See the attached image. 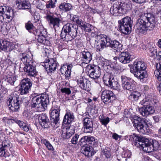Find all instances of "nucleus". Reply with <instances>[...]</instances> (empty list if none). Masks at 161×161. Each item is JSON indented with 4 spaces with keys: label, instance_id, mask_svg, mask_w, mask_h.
<instances>
[{
    "label": "nucleus",
    "instance_id": "nucleus-15",
    "mask_svg": "<svg viewBox=\"0 0 161 161\" xmlns=\"http://www.w3.org/2000/svg\"><path fill=\"white\" fill-rule=\"evenodd\" d=\"M42 65L46 69L47 73H51L55 70L57 67L56 61L52 58L49 59L45 61Z\"/></svg>",
    "mask_w": 161,
    "mask_h": 161
},
{
    "label": "nucleus",
    "instance_id": "nucleus-22",
    "mask_svg": "<svg viewBox=\"0 0 161 161\" xmlns=\"http://www.w3.org/2000/svg\"><path fill=\"white\" fill-rule=\"evenodd\" d=\"M75 133V129L72 126L64 127L61 132L62 137L64 139H68Z\"/></svg>",
    "mask_w": 161,
    "mask_h": 161
},
{
    "label": "nucleus",
    "instance_id": "nucleus-45",
    "mask_svg": "<svg viewBox=\"0 0 161 161\" xmlns=\"http://www.w3.org/2000/svg\"><path fill=\"white\" fill-rule=\"evenodd\" d=\"M131 155V152L128 150H124L122 153V157L126 158H130ZM125 160H127V159H125Z\"/></svg>",
    "mask_w": 161,
    "mask_h": 161
},
{
    "label": "nucleus",
    "instance_id": "nucleus-57",
    "mask_svg": "<svg viewBox=\"0 0 161 161\" xmlns=\"http://www.w3.org/2000/svg\"><path fill=\"white\" fill-rule=\"evenodd\" d=\"M13 120L14 121L15 123L19 125V127L23 126V125H24L25 123V122L21 120H18L17 118H15Z\"/></svg>",
    "mask_w": 161,
    "mask_h": 161
},
{
    "label": "nucleus",
    "instance_id": "nucleus-41",
    "mask_svg": "<svg viewBox=\"0 0 161 161\" xmlns=\"http://www.w3.org/2000/svg\"><path fill=\"white\" fill-rule=\"evenodd\" d=\"M17 80V77L14 75H8L7 76L6 79H5V80H7V82L11 85H14V82Z\"/></svg>",
    "mask_w": 161,
    "mask_h": 161
},
{
    "label": "nucleus",
    "instance_id": "nucleus-42",
    "mask_svg": "<svg viewBox=\"0 0 161 161\" xmlns=\"http://www.w3.org/2000/svg\"><path fill=\"white\" fill-rule=\"evenodd\" d=\"M80 25L82 28L87 32L91 31L93 28L92 26L90 24L86 22H82Z\"/></svg>",
    "mask_w": 161,
    "mask_h": 161
},
{
    "label": "nucleus",
    "instance_id": "nucleus-14",
    "mask_svg": "<svg viewBox=\"0 0 161 161\" xmlns=\"http://www.w3.org/2000/svg\"><path fill=\"white\" fill-rule=\"evenodd\" d=\"M10 142L9 141L4 140L0 145V156L5 158L9 156L8 150H10Z\"/></svg>",
    "mask_w": 161,
    "mask_h": 161
},
{
    "label": "nucleus",
    "instance_id": "nucleus-7",
    "mask_svg": "<svg viewBox=\"0 0 161 161\" xmlns=\"http://www.w3.org/2000/svg\"><path fill=\"white\" fill-rule=\"evenodd\" d=\"M20 102L19 97L14 94H11L7 101V104L9 109L12 111H17L19 108Z\"/></svg>",
    "mask_w": 161,
    "mask_h": 161
},
{
    "label": "nucleus",
    "instance_id": "nucleus-53",
    "mask_svg": "<svg viewBox=\"0 0 161 161\" xmlns=\"http://www.w3.org/2000/svg\"><path fill=\"white\" fill-rule=\"evenodd\" d=\"M60 91L62 93H65L68 95L70 94L71 92L70 89L68 88H61Z\"/></svg>",
    "mask_w": 161,
    "mask_h": 161
},
{
    "label": "nucleus",
    "instance_id": "nucleus-52",
    "mask_svg": "<svg viewBox=\"0 0 161 161\" xmlns=\"http://www.w3.org/2000/svg\"><path fill=\"white\" fill-rule=\"evenodd\" d=\"M140 103L142 105H143V107H146L150 104V102L149 101V100L147 98L144 99L140 102Z\"/></svg>",
    "mask_w": 161,
    "mask_h": 161
},
{
    "label": "nucleus",
    "instance_id": "nucleus-9",
    "mask_svg": "<svg viewBox=\"0 0 161 161\" xmlns=\"http://www.w3.org/2000/svg\"><path fill=\"white\" fill-rule=\"evenodd\" d=\"M32 85L31 80L28 78L22 79L20 83L19 91L21 95H25L29 92Z\"/></svg>",
    "mask_w": 161,
    "mask_h": 161
},
{
    "label": "nucleus",
    "instance_id": "nucleus-30",
    "mask_svg": "<svg viewBox=\"0 0 161 161\" xmlns=\"http://www.w3.org/2000/svg\"><path fill=\"white\" fill-rule=\"evenodd\" d=\"M16 2L17 7L20 9H29L31 8L30 3L26 0H17Z\"/></svg>",
    "mask_w": 161,
    "mask_h": 161
},
{
    "label": "nucleus",
    "instance_id": "nucleus-19",
    "mask_svg": "<svg viewBox=\"0 0 161 161\" xmlns=\"http://www.w3.org/2000/svg\"><path fill=\"white\" fill-rule=\"evenodd\" d=\"M46 19L49 25L52 26L54 29L58 28L59 27L61 20L58 17L53 16L49 14H47Z\"/></svg>",
    "mask_w": 161,
    "mask_h": 161
},
{
    "label": "nucleus",
    "instance_id": "nucleus-40",
    "mask_svg": "<svg viewBox=\"0 0 161 161\" xmlns=\"http://www.w3.org/2000/svg\"><path fill=\"white\" fill-rule=\"evenodd\" d=\"M72 8L71 5L69 3H64L61 4L59 6V8L63 10H64L65 11H68L70 10Z\"/></svg>",
    "mask_w": 161,
    "mask_h": 161
},
{
    "label": "nucleus",
    "instance_id": "nucleus-56",
    "mask_svg": "<svg viewBox=\"0 0 161 161\" xmlns=\"http://www.w3.org/2000/svg\"><path fill=\"white\" fill-rule=\"evenodd\" d=\"M103 154L106 158H109L111 156V153L109 150L107 149H103L102 151Z\"/></svg>",
    "mask_w": 161,
    "mask_h": 161
},
{
    "label": "nucleus",
    "instance_id": "nucleus-29",
    "mask_svg": "<svg viewBox=\"0 0 161 161\" xmlns=\"http://www.w3.org/2000/svg\"><path fill=\"white\" fill-rule=\"evenodd\" d=\"M118 59L123 64L128 63L130 61V55L128 52H122L119 55Z\"/></svg>",
    "mask_w": 161,
    "mask_h": 161
},
{
    "label": "nucleus",
    "instance_id": "nucleus-12",
    "mask_svg": "<svg viewBox=\"0 0 161 161\" xmlns=\"http://www.w3.org/2000/svg\"><path fill=\"white\" fill-rule=\"evenodd\" d=\"M87 68L89 69L88 73L91 78L96 79L100 77L101 75V69L98 66L88 65Z\"/></svg>",
    "mask_w": 161,
    "mask_h": 161
},
{
    "label": "nucleus",
    "instance_id": "nucleus-24",
    "mask_svg": "<svg viewBox=\"0 0 161 161\" xmlns=\"http://www.w3.org/2000/svg\"><path fill=\"white\" fill-rule=\"evenodd\" d=\"M38 121L41 126L44 128H47L48 126L49 120L46 114L40 115L38 116L37 119H36V122Z\"/></svg>",
    "mask_w": 161,
    "mask_h": 161
},
{
    "label": "nucleus",
    "instance_id": "nucleus-18",
    "mask_svg": "<svg viewBox=\"0 0 161 161\" xmlns=\"http://www.w3.org/2000/svg\"><path fill=\"white\" fill-rule=\"evenodd\" d=\"M125 5L121 2L115 3L110 9V13L111 14L114 16H118L121 13V10L124 9L123 5Z\"/></svg>",
    "mask_w": 161,
    "mask_h": 161
},
{
    "label": "nucleus",
    "instance_id": "nucleus-10",
    "mask_svg": "<svg viewBox=\"0 0 161 161\" xmlns=\"http://www.w3.org/2000/svg\"><path fill=\"white\" fill-rule=\"evenodd\" d=\"M33 34L35 35L38 36L37 41L42 44L49 46L50 45V42L46 39V36L47 35L46 30L42 28L40 30H37L33 32Z\"/></svg>",
    "mask_w": 161,
    "mask_h": 161
},
{
    "label": "nucleus",
    "instance_id": "nucleus-6",
    "mask_svg": "<svg viewBox=\"0 0 161 161\" xmlns=\"http://www.w3.org/2000/svg\"><path fill=\"white\" fill-rule=\"evenodd\" d=\"M14 17V11L10 8L5 6H0V21H11Z\"/></svg>",
    "mask_w": 161,
    "mask_h": 161
},
{
    "label": "nucleus",
    "instance_id": "nucleus-25",
    "mask_svg": "<svg viewBox=\"0 0 161 161\" xmlns=\"http://www.w3.org/2000/svg\"><path fill=\"white\" fill-rule=\"evenodd\" d=\"M140 114L143 116H147L154 113L155 110L152 106L149 105L145 107L141 108L139 109Z\"/></svg>",
    "mask_w": 161,
    "mask_h": 161
},
{
    "label": "nucleus",
    "instance_id": "nucleus-62",
    "mask_svg": "<svg viewBox=\"0 0 161 161\" xmlns=\"http://www.w3.org/2000/svg\"><path fill=\"white\" fill-rule=\"evenodd\" d=\"M159 117L158 116H155L153 117V119L156 122H158L159 120Z\"/></svg>",
    "mask_w": 161,
    "mask_h": 161
},
{
    "label": "nucleus",
    "instance_id": "nucleus-26",
    "mask_svg": "<svg viewBox=\"0 0 161 161\" xmlns=\"http://www.w3.org/2000/svg\"><path fill=\"white\" fill-rule=\"evenodd\" d=\"M122 86L125 90H130L131 89V84L130 82L132 79L128 77L125 75H122L121 77Z\"/></svg>",
    "mask_w": 161,
    "mask_h": 161
},
{
    "label": "nucleus",
    "instance_id": "nucleus-49",
    "mask_svg": "<svg viewBox=\"0 0 161 161\" xmlns=\"http://www.w3.org/2000/svg\"><path fill=\"white\" fill-rule=\"evenodd\" d=\"M152 147L154 150H157L159 148L160 145L158 142L156 140H153Z\"/></svg>",
    "mask_w": 161,
    "mask_h": 161
},
{
    "label": "nucleus",
    "instance_id": "nucleus-46",
    "mask_svg": "<svg viewBox=\"0 0 161 161\" xmlns=\"http://www.w3.org/2000/svg\"><path fill=\"white\" fill-rule=\"evenodd\" d=\"M57 2V0H50L46 4L47 8H53L55 7V4Z\"/></svg>",
    "mask_w": 161,
    "mask_h": 161
},
{
    "label": "nucleus",
    "instance_id": "nucleus-60",
    "mask_svg": "<svg viewBox=\"0 0 161 161\" xmlns=\"http://www.w3.org/2000/svg\"><path fill=\"white\" fill-rule=\"evenodd\" d=\"M133 1L138 3H142L145 2L146 0H132Z\"/></svg>",
    "mask_w": 161,
    "mask_h": 161
},
{
    "label": "nucleus",
    "instance_id": "nucleus-44",
    "mask_svg": "<svg viewBox=\"0 0 161 161\" xmlns=\"http://www.w3.org/2000/svg\"><path fill=\"white\" fill-rule=\"evenodd\" d=\"M41 142L46 146L48 150L50 151H53V147L50 142L47 140L45 139L41 140Z\"/></svg>",
    "mask_w": 161,
    "mask_h": 161
},
{
    "label": "nucleus",
    "instance_id": "nucleus-3",
    "mask_svg": "<svg viewBox=\"0 0 161 161\" xmlns=\"http://www.w3.org/2000/svg\"><path fill=\"white\" fill-rule=\"evenodd\" d=\"M33 55L30 52L20 54L19 58L24 64V70L29 76L35 77L37 72L36 69V63L32 59Z\"/></svg>",
    "mask_w": 161,
    "mask_h": 161
},
{
    "label": "nucleus",
    "instance_id": "nucleus-38",
    "mask_svg": "<svg viewBox=\"0 0 161 161\" xmlns=\"http://www.w3.org/2000/svg\"><path fill=\"white\" fill-rule=\"evenodd\" d=\"M134 75L137 78L141 80L143 79L144 78H146L148 76L146 69H143L140 71L136 72L135 73Z\"/></svg>",
    "mask_w": 161,
    "mask_h": 161
},
{
    "label": "nucleus",
    "instance_id": "nucleus-64",
    "mask_svg": "<svg viewBox=\"0 0 161 161\" xmlns=\"http://www.w3.org/2000/svg\"><path fill=\"white\" fill-rule=\"evenodd\" d=\"M157 56L158 57L159 59H161V51L159 52L156 54Z\"/></svg>",
    "mask_w": 161,
    "mask_h": 161
},
{
    "label": "nucleus",
    "instance_id": "nucleus-20",
    "mask_svg": "<svg viewBox=\"0 0 161 161\" xmlns=\"http://www.w3.org/2000/svg\"><path fill=\"white\" fill-rule=\"evenodd\" d=\"M146 64L143 60L138 59L134 62L132 68L135 73L140 70L146 69Z\"/></svg>",
    "mask_w": 161,
    "mask_h": 161
},
{
    "label": "nucleus",
    "instance_id": "nucleus-2",
    "mask_svg": "<svg viewBox=\"0 0 161 161\" xmlns=\"http://www.w3.org/2000/svg\"><path fill=\"white\" fill-rule=\"evenodd\" d=\"M95 40V46L97 51H101L105 48L110 46L116 51L122 50V45L116 40H111L107 36L103 35H97Z\"/></svg>",
    "mask_w": 161,
    "mask_h": 161
},
{
    "label": "nucleus",
    "instance_id": "nucleus-63",
    "mask_svg": "<svg viewBox=\"0 0 161 161\" xmlns=\"http://www.w3.org/2000/svg\"><path fill=\"white\" fill-rule=\"evenodd\" d=\"M25 135V134H23V133L22 132H19L18 134V136L19 137H22V139H23V137H24V135Z\"/></svg>",
    "mask_w": 161,
    "mask_h": 161
},
{
    "label": "nucleus",
    "instance_id": "nucleus-1",
    "mask_svg": "<svg viewBox=\"0 0 161 161\" xmlns=\"http://www.w3.org/2000/svg\"><path fill=\"white\" fill-rule=\"evenodd\" d=\"M141 8H136L135 10L136 14L139 15L137 24V28L136 32L139 34L146 35L147 32L152 30L155 24V18L154 15L151 13H144L141 15Z\"/></svg>",
    "mask_w": 161,
    "mask_h": 161
},
{
    "label": "nucleus",
    "instance_id": "nucleus-47",
    "mask_svg": "<svg viewBox=\"0 0 161 161\" xmlns=\"http://www.w3.org/2000/svg\"><path fill=\"white\" fill-rule=\"evenodd\" d=\"M15 118H16L15 117H4L3 118V120L5 122L7 123L9 125H11L12 124L15 123L14 121L13 120Z\"/></svg>",
    "mask_w": 161,
    "mask_h": 161
},
{
    "label": "nucleus",
    "instance_id": "nucleus-32",
    "mask_svg": "<svg viewBox=\"0 0 161 161\" xmlns=\"http://www.w3.org/2000/svg\"><path fill=\"white\" fill-rule=\"evenodd\" d=\"M149 140L146 139L145 143H141V144L140 149H142L143 151L147 153H150L153 151V149L152 146V144L149 142Z\"/></svg>",
    "mask_w": 161,
    "mask_h": 161
},
{
    "label": "nucleus",
    "instance_id": "nucleus-55",
    "mask_svg": "<svg viewBox=\"0 0 161 161\" xmlns=\"http://www.w3.org/2000/svg\"><path fill=\"white\" fill-rule=\"evenodd\" d=\"M87 136H85L82 137L80 140L79 142L80 145H84L85 144H87Z\"/></svg>",
    "mask_w": 161,
    "mask_h": 161
},
{
    "label": "nucleus",
    "instance_id": "nucleus-61",
    "mask_svg": "<svg viewBox=\"0 0 161 161\" xmlns=\"http://www.w3.org/2000/svg\"><path fill=\"white\" fill-rule=\"evenodd\" d=\"M150 51L152 53L151 56H153V55H155V53H157V51L156 49H152L151 50H150Z\"/></svg>",
    "mask_w": 161,
    "mask_h": 161
},
{
    "label": "nucleus",
    "instance_id": "nucleus-58",
    "mask_svg": "<svg viewBox=\"0 0 161 161\" xmlns=\"http://www.w3.org/2000/svg\"><path fill=\"white\" fill-rule=\"evenodd\" d=\"M79 137V135L76 134H75L71 139V142L72 143L74 144H76L77 142V140Z\"/></svg>",
    "mask_w": 161,
    "mask_h": 161
},
{
    "label": "nucleus",
    "instance_id": "nucleus-13",
    "mask_svg": "<svg viewBox=\"0 0 161 161\" xmlns=\"http://www.w3.org/2000/svg\"><path fill=\"white\" fill-rule=\"evenodd\" d=\"M60 109L52 108L50 111V114L52 126L55 128L59 126V115Z\"/></svg>",
    "mask_w": 161,
    "mask_h": 161
},
{
    "label": "nucleus",
    "instance_id": "nucleus-37",
    "mask_svg": "<svg viewBox=\"0 0 161 161\" xmlns=\"http://www.w3.org/2000/svg\"><path fill=\"white\" fill-rule=\"evenodd\" d=\"M154 65L156 69L154 71V75L158 81H161V64L159 63H156Z\"/></svg>",
    "mask_w": 161,
    "mask_h": 161
},
{
    "label": "nucleus",
    "instance_id": "nucleus-50",
    "mask_svg": "<svg viewBox=\"0 0 161 161\" xmlns=\"http://www.w3.org/2000/svg\"><path fill=\"white\" fill-rule=\"evenodd\" d=\"M37 8L43 10L44 8L43 0H38L36 3Z\"/></svg>",
    "mask_w": 161,
    "mask_h": 161
},
{
    "label": "nucleus",
    "instance_id": "nucleus-16",
    "mask_svg": "<svg viewBox=\"0 0 161 161\" xmlns=\"http://www.w3.org/2000/svg\"><path fill=\"white\" fill-rule=\"evenodd\" d=\"M77 82L79 86L82 89L88 91L91 89V84L90 81L85 77L80 76L77 79Z\"/></svg>",
    "mask_w": 161,
    "mask_h": 161
},
{
    "label": "nucleus",
    "instance_id": "nucleus-59",
    "mask_svg": "<svg viewBox=\"0 0 161 161\" xmlns=\"http://www.w3.org/2000/svg\"><path fill=\"white\" fill-rule=\"evenodd\" d=\"M122 137L121 136H119L116 133H113L112 135V137L115 140H118L120 139Z\"/></svg>",
    "mask_w": 161,
    "mask_h": 161
},
{
    "label": "nucleus",
    "instance_id": "nucleus-35",
    "mask_svg": "<svg viewBox=\"0 0 161 161\" xmlns=\"http://www.w3.org/2000/svg\"><path fill=\"white\" fill-rule=\"evenodd\" d=\"M92 56L91 54L88 51H83L82 53L81 56V60L84 63H89L92 58Z\"/></svg>",
    "mask_w": 161,
    "mask_h": 161
},
{
    "label": "nucleus",
    "instance_id": "nucleus-34",
    "mask_svg": "<svg viewBox=\"0 0 161 161\" xmlns=\"http://www.w3.org/2000/svg\"><path fill=\"white\" fill-rule=\"evenodd\" d=\"M74 119L73 113L71 112L68 111L66 113L64 117L63 123L65 125L69 124L73 121Z\"/></svg>",
    "mask_w": 161,
    "mask_h": 161
},
{
    "label": "nucleus",
    "instance_id": "nucleus-33",
    "mask_svg": "<svg viewBox=\"0 0 161 161\" xmlns=\"http://www.w3.org/2000/svg\"><path fill=\"white\" fill-rule=\"evenodd\" d=\"M81 151L85 156L90 157L92 155L93 148L92 146L86 145L82 146Z\"/></svg>",
    "mask_w": 161,
    "mask_h": 161
},
{
    "label": "nucleus",
    "instance_id": "nucleus-31",
    "mask_svg": "<svg viewBox=\"0 0 161 161\" xmlns=\"http://www.w3.org/2000/svg\"><path fill=\"white\" fill-rule=\"evenodd\" d=\"M130 140H131L134 141H135L137 143V142H139L138 144L139 145V147L140 148L141 144V143H145L146 139L145 138L142 137L141 136L137 135L135 133L133 134L132 135L130 136Z\"/></svg>",
    "mask_w": 161,
    "mask_h": 161
},
{
    "label": "nucleus",
    "instance_id": "nucleus-39",
    "mask_svg": "<svg viewBox=\"0 0 161 161\" xmlns=\"http://www.w3.org/2000/svg\"><path fill=\"white\" fill-rule=\"evenodd\" d=\"M141 95L139 92L134 91L131 93L128 98L130 100L137 101L141 96Z\"/></svg>",
    "mask_w": 161,
    "mask_h": 161
},
{
    "label": "nucleus",
    "instance_id": "nucleus-27",
    "mask_svg": "<svg viewBox=\"0 0 161 161\" xmlns=\"http://www.w3.org/2000/svg\"><path fill=\"white\" fill-rule=\"evenodd\" d=\"M72 67L73 66L71 64L69 65L67 64L63 65L60 69V71L62 74L65 75L66 78H68L70 76L71 69Z\"/></svg>",
    "mask_w": 161,
    "mask_h": 161
},
{
    "label": "nucleus",
    "instance_id": "nucleus-51",
    "mask_svg": "<svg viewBox=\"0 0 161 161\" xmlns=\"http://www.w3.org/2000/svg\"><path fill=\"white\" fill-rule=\"evenodd\" d=\"M87 143L90 144H93L95 142V139L93 136H86Z\"/></svg>",
    "mask_w": 161,
    "mask_h": 161
},
{
    "label": "nucleus",
    "instance_id": "nucleus-11",
    "mask_svg": "<svg viewBox=\"0 0 161 161\" xmlns=\"http://www.w3.org/2000/svg\"><path fill=\"white\" fill-rule=\"evenodd\" d=\"M103 80L106 85L115 89H117L119 86L118 82L115 80L114 76L110 73L104 75Z\"/></svg>",
    "mask_w": 161,
    "mask_h": 161
},
{
    "label": "nucleus",
    "instance_id": "nucleus-28",
    "mask_svg": "<svg viewBox=\"0 0 161 161\" xmlns=\"http://www.w3.org/2000/svg\"><path fill=\"white\" fill-rule=\"evenodd\" d=\"M114 94L112 91L106 90L103 91L102 93L101 98L104 103L108 102L109 100L113 99Z\"/></svg>",
    "mask_w": 161,
    "mask_h": 161
},
{
    "label": "nucleus",
    "instance_id": "nucleus-54",
    "mask_svg": "<svg viewBox=\"0 0 161 161\" xmlns=\"http://www.w3.org/2000/svg\"><path fill=\"white\" fill-rule=\"evenodd\" d=\"M20 128L22 130L25 132H28L30 129V127L28 124L25 123L24 125H23V126L20 127Z\"/></svg>",
    "mask_w": 161,
    "mask_h": 161
},
{
    "label": "nucleus",
    "instance_id": "nucleus-48",
    "mask_svg": "<svg viewBox=\"0 0 161 161\" xmlns=\"http://www.w3.org/2000/svg\"><path fill=\"white\" fill-rule=\"evenodd\" d=\"M100 120L102 125L106 126L109 121V118L108 117L103 118L102 116L100 118Z\"/></svg>",
    "mask_w": 161,
    "mask_h": 161
},
{
    "label": "nucleus",
    "instance_id": "nucleus-4",
    "mask_svg": "<svg viewBox=\"0 0 161 161\" xmlns=\"http://www.w3.org/2000/svg\"><path fill=\"white\" fill-rule=\"evenodd\" d=\"M31 101V107L36 108L37 111H43L47 108L49 103V97L46 94H43L41 96H37L33 97Z\"/></svg>",
    "mask_w": 161,
    "mask_h": 161
},
{
    "label": "nucleus",
    "instance_id": "nucleus-36",
    "mask_svg": "<svg viewBox=\"0 0 161 161\" xmlns=\"http://www.w3.org/2000/svg\"><path fill=\"white\" fill-rule=\"evenodd\" d=\"M76 25H73L70 23H67L64 26L61 31V33H72L73 31V29L75 30L76 29Z\"/></svg>",
    "mask_w": 161,
    "mask_h": 161
},
{
    "label": "nucleus",
    "instance_id": "nucleus-8",
    "mask_svg": "<svg viewBox=\"0 0 161 161\" xmlns=\"http://www.w3.org/2000/svg\"><path fill=\"white\" fill-rule=\"evenodd\" d=\"M134 125L138 131L143 134L149 133L148 128L143 119L140 118H137L134 120Z\"/></svg>",
    "mask_w": 161,
    "mask_h": 161
},
{
    "label": "nucleus",
    "instance_id": "nucleus-21",
    "mask_svg": "<svg viewBox=\"0 0 161 161\" xmlns=\"http://www.w3.org/2000/svg\"><path fill=\"white\" fill-rule=\"evenodd\" d=\"M14 49V44L7 41H0V51H3L8 52L12 51Z\"/></svg>",
    "mask_w": 161,
    "mask_h": 161
},
{
    "label": "nucleus",
    "instance_id": "nucleus-17",
    "mask_svg": "<svg viewBox=\"0 0 161 161\" xmlns=\"http://www.w3.org/2000/svg\"><path fill=\"white\" fill-rule=\"evenodd\" d=\"M83 131L86 133H91L93 130V122L88 118H85L83 120Z\"/></svg>",
    "mask_w": 161,
    "mask_h": 161
},
{
    "label": "nucleus",
    "instance_id": "nucleus-43",
    "mask_svg": "<svg viewBox=\"0 0 161 161\" xmlns=\"http://www.w3.org/2000/svg\"><path fill=\"white\" fill-rule=\"evenodd\" d=\"M25 27L27 30L30 32L32 33L35 31H36L37 30H34L35 27L33 24L29 21L25 24Z\"/></svg>",
    "mask_w": 161,
    "mask_h": 161
},
{
    "label": "nucleus",
    "instance_id": "nucleus-5",
    "mask_svg": "<svg viewBox=\"0 0 161 161\" xmlns=\"http://www.w3.org/2000/svg\"><path fill=\"white\" fill-rule=\"evenodd\" d=\"M119 29L125 35L130 34L131 31L133 21L130 17L126 16L118 21Z\"/></svg>",
    "mask_w": 161,
    "mask_h": 161
},
{
    "label": "nucleus",
    "instance_id": "nucleus-23",
    "mask_svg": "<svg viewBox=\"0 0 161 161\" xmlns=\"http://www.w3.org/2000/svg\"><path fill=\"white\" fill-rule=\"evenodd\" d=\"M73 29L72 33H61L60 36L61 38L66 42L71 41L74 39L77 35V30Z\"/></svg>",
    "mask_w": 161,
    "mask_h": 161
}]
</instances>
